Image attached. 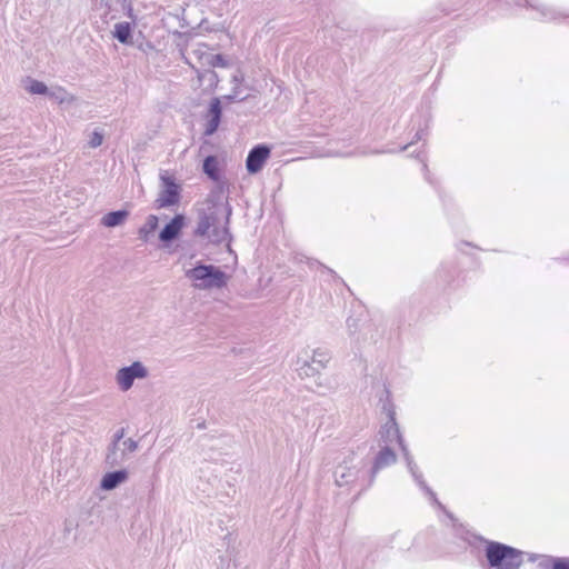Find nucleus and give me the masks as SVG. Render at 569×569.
Listing matches in <instances>:
<instances>
[{
    "label": "nucleus",
    "instance_id": "obj_1",
    "mask_svg": "<svg viewBox=\"0 0 569 569\" xmlns=\"http://www.w3.org/2000/svg\"><path fill=\"white\" fill-rule=\"evenodd\" d=\"M370 461L355 452H349L333 471L335 482L338 487L358 488L367 490L373 483L369 470Z\"/></svg>",
    "mask_w": 569,
    "mask_h": 569
},
{
    "label": "nucleus",
    "instance_id": "obj_2",
    "mask_svg": "<svg viewBox=\"0 0 569 569\" xmlns=\"http://www.w3.org/2000/svg\"><path fill=\"white\" fill-rule=\"evenodd\" d=\"M231 209L223 206H210L200 213L196 234L212 243H221L230 238L228 223Z\"/></svg>",
    "mask_w": 569,
    "mask_h": 569
},
{
    "label": "nucleus",
    "instance_id": "obj_3",
    "mask_svg": "<svg viewBox=\"0 0 569 569\" xmlns=\"http://www.w3.org/2000/svg\"><path fill=\"white\" fill-rule=\"evenodd\" d=\"M380 435H381V439L385 442V446H390L393 442H397L400 446V448L403 452V457L407 461L408 469H409L410 473L412 475L413 479L416 480V482L418 483V486L426 492V495L429 496L430 500L432 501V503L435 506H437L439 509L446 511L442 503L437 499L436 493L432 491L431 488H429L427 486L426 481L422 478L421 472H419L417 465L413 462V459L410 456L408 448L403 443V439L399 432V428H398V425L396 422L393 415H390V419L382 427Z\"/></svg>",
    "mask_w": 569,
    "mask_h": 569
},
{
    "label": "nucleus",
    "instance_id": "obj_4",
    "mask_svg": "<svg viewBox=\"0 0 569 569\" xmlns=\"http://www.w3.org/2000/svg\"><path fill=\"white\" fill-rule=\"evenodd\" d=\"M476 541L486 543V558L491 569H519L523 563V552L513 547L497 541H487L481 537L471 535L470 545Z\"/></svg>",
    "mask_w": 569,
    "mask_h": 569
},
{
    "label": "nucleus",
    "instance_id": "obj_5",
    "mask_svg": "<svg viewBox=\"0 0 569 569\" xmlns=\"http://www.w3.org/2000/svg\"><path fill=\"white\" fill-rule=\"evenodd\" d=\"M186 277L197 290H220L228 284L229 276L219 267L198 262L186 270Z\"/></svg>",
    "mask_w": 569,
    "mask_h": 569
},
{
    "label": "nucleus",
    "instance_id": "obj_6",
    "mask_svg": "<svg viewBox=\"0 0 569 569\" xmlns=\"http://www.w3.org/2000/svg\"><path fill=\"white\" fill-rule=\"evenodd\" d=\"M148 377V369L140 361H134L128 367L120 368L116 373V382L123 392L130 390L136 379Z\"/></svg>",
    "mask_w": 569,
    "mask_h": 569
},
{
    "label": "nucleus",
    "instance_id": "obj_7",
    "mask_svg": "<svg viewBox=\"0 0 569 569\" xmlns=\"http://www.w3.org/2000/svg\"><path fill=\"white\" fill-rule=\"evenodd\" d=\"M138 441L132 438L124 439L119 449H114L113 447L108 448V452L106 456V462L110 467H116L124 462L130 455L138 450Z\"/></svg>",
    "mask_w": 569,
    "mask_h": 569
},
{
    "label": "nucleus",
    "instance_id": "obj_8",
    "mask_svg": "<svg viewBox=\"0 0 569 569\" xmlns=\"http://www.w3.org/2000/svg\"><path fill=\"white\" fill-rule=\"evenodd\" d=\"M160 178L163 184V189L161 190L157 200L159 207L164 208L178 203L180 197V187L176 183L174 178L167 173L161 174Z\"/></svg>",
    "mask_w": 569,
    "mask_h": 569
},
{
    "label": "nucleus",
    "instance_id": "obj_9",
    "mask_svg": "<svg viewBox=\"0 0 569 569\" xmlns=\"http://www.w3.org/2000/svg\"><path fill=\"white\" fill-rule=\"evenodd\" d=\"M270 156V149L266 144L253 147L247 157L246 167L249 173L259 172Z\"/></svg>",
    "mask_w": 569,
    "mask_h": 569
},
{
    "label": "nucleus",
    "instance_id": "obj_10",
    "mask_svg": "<svg viewBox=\"0 0 569 569\" xmlns=\"http://www.w3.org/2000/svg\"><path fill=\"white\" fill-rule=\"evenodd\" d=\"M396 462V453L390 448V446H383L380 451L377 453L373 463L371 467H369L370 473L372 475V478L375 479L379 470L391 466Z\"/></svg>",
    "mask_w": 569,
    "mask_h": 569
},
{
    "label": "nucleus",
    "instance_id": "obj_11",
    "mask_svg": "<svg viewBox=\"0 0 569 569\" xmlns=\"http://www.w3.org/2000/svg\"><path fill=\"white\" fill-rule=\"evenodd\" d=\"M221 113H222L221 102L218 98H213L210 102L209 110H208V116H207L208 120H207L206 130H204L206 136H212L218 130V127H219L220 120H221Z\"/></svg>",
    "mask_w": 569,
    "mask_h": 569
},
{
    "label": "nucleus",
    "instance_id": "obj_12",
    "mask_svg": "<svg viewBox=\"0 0 569 569\" xmlns=\"http://www.w3.org/2000/svg\"><path fill=\"white\" fill-rule=\"evenodd\" d=\"M298 375L301 378H317L316 383L319 388L331 390V387H327L326 383L322 381V377L320 375L319 368L315 366L311 361L298 360V368H297Z\"/></svg>",
    "mask_w": 569,
    "mask_h": 569
},
{
    "label": "nucleus",
    "instance_id": "obj_13",
    "mask_svg": "<svg viewBox=\"0 0 569 569\" xmlns=\"http://www.w3.org/2000/svg\"><path fill=\"white\" fill-rule=\"evenodd\" d=\"M184 223V218L181 214L174 216L169 223H167L160 231L159 239L162 242H170L178 238Z\"/></svg>",
    "mask_w": 569,
    "mask_h": 569
},
{
    "label": "nucleus",
    "instance_id": "obj_14",
    "mask_svg": "<svg viewBox=\"0 0 569 569\" xmlns=\"http://www.w3.org/2000/svg\"><path fill=\"white\" fill-rule=\"evenodd\" d=\"M128 479V471L124 469L107 472L100 482L103 490H113Z\"/></svg>",
    "mask_w": 569,
    "mask_h": 569
},
{
    "label": "nucleus",
    "instance_id": "obj_15",
    "mask_svg": "<svg viewBox=\"0 0 569 569\" xmlns=\"http://www.w3.org/2000/svg\"><path fill=\"white\" fill-rule=\"evenodd\" d=\"M129 217V211L117 210L106 213L101 219V224L107 228L121 226Z\"/></svg>",
    "mask_w": 569,
    "mask_h": 569
},
{
    "label": "nucleus",
    "instance_id": "obj_16",
    "mask_svg": "<svg viewBox=\"0 0 569 569\" xmlns=\"http://www.w3.org/2000/svg\"><path fill=\"white\" fill-rule=\"evenodd\" d=\"M131 33V24L127 21L116 23L112 31V36L123 44H129L132 42Z\"/></svg>",
    "mask_w": 569,
    "mask_h": 569
},
{
    "label": "nucleus",
    "instance_id": "obj_17",
    "mask_svg": "<svg viewBox=\"0 0 569 569\" xmlns=\"http://www.w3.org/2000/svg\"><path fill=\"white\" fill-rule=\"evenodd\" d=\"M203 172L214 182L220 181L219 161L216 156H208L203 160Z\"/></svg>",
    "mask_w": 569,
    "mask_h": 569
},
{
    "label": "nucleus",
    "instance_id": "obj_18",
    "mask_svg": "<svg viewBox=\"0 0 569 569\" xmlns=\"http://www.w3.org/2000/svg\"><path fill=\"white\" fill-rule=\"evenodd\" d=\"M330 353L323 349L313 350L311 362L319 368V370H323L328 362L330 361Z\"/></svg>",
    "mask_w": 569,
    "mask_h": 569
},
{
    "label": "nucleus",
    "instance_id": "obj_19",
    "mask_svg": "<svg viewBox=\"0 0 569 569\" xmlns=\"http://www.w3.org/2000/svg\"><path fill=\"white\" fill-rule=\"evenodd\" d=\"M47 96L60 104L72 101V97L61 87L49 89Z\"/></svg>",
    "mask_w": 569,
    "mask_h": 569
},
{
    "label": "nucleus",
    "instance_id": "obj_20",
    "mask_svg": "<svg viewBox=\"0 0 569 569\" xmlns=\"http://www.w3.org/2000/svg\"><path fill=\"white\" fill-rule=\"evenodd\" d=\"M158 227V218L154 214H150L147 218L146 223L139 229V236L142 240H147L149 233L153 232Z\"/></svg>",
    "mask_w": 569,
    "mask_h": 569
},
{
    "label": "nucleus",
    "instance_id": "obj_21",
    "mask_svg": "<svg viewBox=\"0 0 569 569\" xmlns=\"http://www.w3.org/2000/svg\"><path fill=\"white\" fill-rule=\"evenodd\" d=\"M26 90L31 94H47L49 88L39 80L28 78Z\"/></svg>",
    "mask_w": 569,
    "mask_h": 569
},
{
    "label": "nucleus",
    "instance_id": "obj_22",
    "mask_svg": "<svg viewBox=\"0 0 569 569\" xmlns=\"http://www.w3.org/2000/svg\"><path fill=\"white\" fill-rule=\"evenodd\" d=\"M539 11H540L542 18L547 21H556V20H559L560 18L567 17L559 10H557L555 8L546 7V6H541Z\"/></svg>",
    "mask_w": 569,
    "mask_h": 569
},
{
    "label": "nucleus",
    "instance_id": "obj_23",
    "mask_svg": "<svg viewBox=\"0 0 569 569\" xmlns=\"http://www.w3.org/2000/svg\"><path fill=\"white\" fill-rule=\"evenodd\" d=\"M549 563H551V569H569V558L548 557L541 565L548 567Z\"/></svg>",
    "mask_w": 569,
    "mask_h": 569
},
{
    "label": "nucleus",
    "instance_id": "obj_24",
    "mask_svg": "<svg viewBox=\"0 0 569 569\" xmlns=\"http://www.w3.org/2000/svg\"><path fill=\"white\" fill-rule=\"evenodd\" d=\"M102 141H103V134L100 131L96 130L90 136L88 143L91 148H98L102 144Z\"/></svg>",
    "mask_w": 569,
    "mask_h": 569
},
{
    "label": "nucleus",
    "instance_id": "obj_25",
    "mask_svg": "<svg viewBox=\"0 0 569 569\" xmlns=\"http://www.w3.org/2000/svg\"><path fill=\"white\" fill-rule=\"evenodd\" d=\"M210 66L212 67H219V68H226L228 66L226 59L221 54H213L210 57L209 60Z\"/></svg>",
    "mask_w": 569,
    "mask_h": 569
},
{
    "label": "nucleus",
    "instance_id": "obj_26",
    "mask_svg": "<svg viewBox=\"0 0 569 569\" xmlns=\"http://www.w3.org/2000/svg\"><path fill=\"white\" fill-rule=\"evenodd\" d=\"M124 440V429L121 428L119 429L114 435H113V439H112V442L110 443L109 447H113L114 449H119V446L121 445V442Z\"/></svg>",
    "mask_w": 569,
    "mask_h": 569
},
{
    "label": "nucleus",
    "instance_id": "obj_27",
    "mask_svg": "<svg viewBox=\"0 0 569 569\" xmlns=\"http://www.w3.org/2000/svg\"><path fill=\"white\" fill-rule=\"evenodd\" d=\"M422 139V131H418L416 133V140H421Z\"/></svg>",
    "mask_w": 569,
    "mask_h": 569
},
{
    "label": "nucleus",
    "instance_id": "obj_28",
    "mask_svg": "<svg viewBox=\"0 0 569 569\" xmlns=\"http://www.w3.org/2000/svg\"><path fill=\"white\" fill-rule=\"evenodd\" d=\"M409 146H410V144H406V146H403V147L401 148V151L407 150V149L409 148Z\"/></svg>",
    "mask_w": 569,
    "mask_h": 569
},
{
    "label": "nucleus",
    "instance_id": "obj_29",
    "mask_svg": "<svg viewBox=\"0 0 569 569\" xmlns=\"http://www.w3.org/2000/svg\"><path fill=\"white\" fill-rule=\"evenodd\" d=\"M347 326L350 328L351 327V323H350V320L347 321Z\"/></svg>",
    "mask_w": 569,
    "mask_h": 569
}]
</instances>
